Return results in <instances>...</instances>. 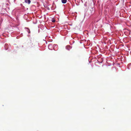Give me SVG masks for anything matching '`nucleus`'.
<instances>
[{"label": "nucleus", "instance_id": "nucleus-2", "mask_svg": "<svg viewBox=\"0 0 131 131\" xmlns=\"http://www.w3.org/2000/svg\"><path fill=\"white\" fill-rule=\"evenodd\" d=\"M35 46L34 44L32 43H30V44L29 46L31 47H33Z\"/></svg>", "mask_w": 131, "mask_h": 131}, {"label": "nucleus", "instance_id": "nucleus-3", "mask_svg": "<svg viewBox=\"0 0 131 131\" xmlns=\"http://www.w3.org/2000/svg\"><path fill=\"white\" fill-rule=\"evenodd\" d=\"M67 0H61V1L64 4L66 3Z\"/></svg>", "mask_w": 131, "mask_h": 131}, {"label": "nucleus", "instance_id": "nucleus-4", "mask_svg": "<svg viewBox=\"0 0 131 131\" xmlns=\"http://www.w3.org/2000/svg\"><path fill=\"white\" fill-rule=\"evenodd\" d=\"M55 21H56V20H55L54 19H52V22L53 23L55 22Z\"/></svg>", "mask_w": 131, "mask_h": 131}, {"label": "nucleus", "instance_id": "nucleus-1", "mask_svg": "<svg viewBox=\"0 0 131 131\" xmlns=\"http://www.w3.org/2000/svg\"><path fill=\"white\" fill-rule=\"evenodd\" d=\"M25 2L26 3H28V4H30L31 1L30 0H25Z\"/></svg>", "mask_w": 131, "mask_h": 131}]
</instances>
